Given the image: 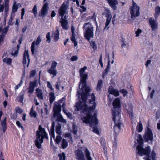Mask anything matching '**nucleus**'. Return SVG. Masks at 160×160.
<instances>
[{
	"label": "nucleus",
	"mask_w": 160,
	"mask_h": 160,
	"mask_svg": "<svg viewBox=\"0 0 160 160\" xmlns=\"http://www.w3.org/2000/svg\"><path fill=\"white\" fill-rule=\"evenodd\" d=\"M87 68L86 66L82 68L80 70V76L81 77L80 85L82 84V93L81 99L82 102L80 101L76 104L75 110H82L87 116L82 118L83 122L86 123H89L90 126L97 125L98 124L97 114L94 113L91 116V113L94 111L96 108L95 103V97L93 93H90V88L86 84V80L88 75L84 74L85 70Z\"/></svg>",
	"instance_id": "obj_1"
},
{
	"label": "nucleus",
	"mask_w": 160,
	"mask_h": 160,
	"mask_svg": "<svg viewBox=\"0 0 160 160\" xmlns=\"http://www.w3.org/2000/svg\"><path fill=\"white\" fill-rule=\"evenodd\" d=\"M53 111V118L56 121L58 122V125L56 127V132L58 135L55 138L54 134L55 123L54 122H53L51 127L50 130L49 131L51 139L50 144L52 145L53 143L52 141V138H53L55 141V143L59 145L60 142V124L59 123L60 122V102L59 101L55 102Z\"/></svg>",
	"instance_id": "obj_2"
},
{
	"label": "nucleus",
	"mask_w": 160,
	"mask_h": 160,
	"mask_svg": "<svg viewBox=\"0 0 160 160\" xmlns=\"http://www.w3.org/2000/svg\"><path fill=\"white\" fill-rule=\"evenodd\" d=\"M135 138L138 144L136 148L138 154L140 156L146 155V156L144 158L145 160H151V158L152 160H154L156 156L154 151L152 150L151 153H150L151 149L148 146L145 149L142 148L143 140L142 136L139 134H136Z\"/></svg>",
	"instance_id": "obj_3"
},
{
	"label": "nucleus",
	"mask_w": 160,
	"mask_h": 160,
	"mask_svg": "<svg viewBox=\"0 0 160 160\" xmlns=\"http://www.w3.org/2000/svg\"><path fill=\"white\" fill-rule=\"evenodd\" d=\"M112 105L113 109L112 110V119L115 124L113 129L114 133L116 135L120 132L122 124L120 121V114L118 110V109L121 106L119 98H116L114 99L112 103Z\"/></svg>",
	"instance_id": "obj_4"
},
{
	"label": "nucleus",
	"mask_w": 160,
	"mask_h": 160,
	"mask_svg": "<svg viewBox=\"0 0 160 160\" xmlns=\"http://www.w3.org/2000/svg\"><path fill=\"white\" fill-rule=\"evenodd\" d=\"M44 138L48 139V135L45 131V129L40 125L38 130L36 131V139L35 141V145L39 149L41 148V145Z\"/></svg>",
	"instance_id": "obj_5"
},
{
	"label": "nucleus",
	"mask_w": 160,
	"mask_h": 160,
	"mask_svg": "<svg viewBox=\"0 0 160 160\" xmlns=\"http://www.w3.org/2000/svg\"><path fill=\"white\" fill-rule=\"evenodd\" d=\"M85 31L84 37L89 42L91 38L93 37L94 28L91 23L89 22L84 23L83 27Z\"/></svg>",
	"instance_id": "obj_6"
},
{
	"label": "nucleus",
	"mask_w": 160,
	"mask_h": 160,
	"mask_svg": "<svg viewBox=\"0 0 160 160\" xmlns=\"http://www.w3.org/2000/svg\"><path fill=\"white\" fill-rule=\"evenodd\" d=\"M139 7L134 2H132V5L130 8L131 18L133 19L139 16L140 15Z\"/></svg>",
	"instance_id": "obj_7"
},
{
	"label": "nucleus",
	"mask_w": 160,
	"mask_h": 160,
	"mask_svg": "<svg viewBox=\"0 0 160 160\" xmlns=\"http://www.w3.org/2000/svg\"><path fill=\"white\" fill-rule=\"evenodd\" d=\"M30 61L29 55L28 53V51L25 50L23 55V59L22 63L24 68L26 66L28 68V67Z\"/></svg>",
	"instance_id": "obj_8"
},
{
	"label": "nucleus",
	"mask_w": 160,
	"mask_h": 160,
	"mask_svg": "<svg viewBox=\"0 0 160 160\" xmlns=\"http://www.w3.org/2000/svg\"><path fill=\"white\" fill-rule=\"evenodd\" d=\"M144 138L146 142L149 140L152 141L153 139V134L152 130L148 127L146 130L145 134L144 136Z\"/></svg>",
	"instance_id": "obj_9"
},
{
	"label": "nucleus",
	"mask_w": 160,
	"mask_h": 160,
	"mask_svg": "<svg viewBox=\"0 0 160 160\" xmlns=\"http://www.w3.org/2000/svg\"><path fill=\"white\" fill-rule=\"evenodd\" d=\"M109 94L108 95V97L109 98L110 102L112 100V98H111V95H113L115 97L119 95V92L118 90L114 89L112 86H110L108 88Z\"/></svg>",
	"instance_id": "obj_10"
},
{
	"label": "nucleus",
	"mask_w": 160,
	"mask_h": 160,
	"mask_svg": "<svg viewBox=\"0 0 160 160\" xmlns=\"http://www.w3.org/2000/svg\"><path fill=\"white\" fill-rule=\"evenodd\" d=\"M57 65V62L54 61H53L51 68L47 70L49 73L53 75V77L56 76L57 74V71L56 69Z\"/></svg>",
	"instance_id": "obj_11"
},
{
	"label": "nucleus",
	"mask_w": 160,
	"mask_h": 160,
	"mask_svg": "<svg viewBox=\"0 0 160 160\" xmlns=\"http://www.w3.org/2000/svg\"><path fill=\"white\" fill-rule=\"evenodd\" d=\"M75 158L77 160H85V157L83 152L80 149L75 151Z\"/></svg>",
	"instance_id": "obj_12"
},
{
	"label": "nucleus",
	"mask_w": 160,
	"mask_h": 160,
	"mask_svg": "<svg viewBox=\"0 0 160 160\" xmlns=\"http://www.w3.org/2000/svg\"><path fill=\"white\" fill-rule=\"evenodd\" d=\"M38 82L37 80H35L33 81L30 82L28 88V93H32L33 92L35 88L38 85Z\"/></svg>",
	"instance_id": "obj_13"
},
{
	"label": "nucleus",
	"mask_w": 160,
	"mask_h": 160,
	"mask_svg": "<svg viewBox=\"0 0 160 160\" xmlns=\"http://www.w3.org/2000/svg\"><path fill=\"white\" fill-rule=\"evenodd\" d=\"M149 22L152 31H155L158 29V24L156 20L152 18H150L149 19Z\"/></svg>",
	"instance_id": "obj_14"
},
{
	"label": "nucleus",
	"mask_w": 160,
	"mask_h": 160,
	"mask_svg": "<svg viewBox=\"0 0 160 160\" xmlns=\"http://www.w3.org/2000/svg\"><path fill=\"white\" fill-rule=\"evenodd\" d=\"M48 4L47 2H46L44 4L41 10V14L40 15V16L44 17L47 14L48 8Z\"/></svg>",
	"instance_id": "obj_15"
},
{
	"label": "nucleus",
	"mask_w": 160,
	"mask_h": 160,
	"mask_svg": "<svg viewBox=\"0 0 160 160\" xmlns=\"http://www.w3.org/2000/svg\"><path fill=\"white\" fill-rule=\"evenodd\" d=\"M41 41V39L40 36H38L36 39V42L35 41L33 42L31 46V51L33 55L34 54L35 45H38L39 44Z\"/></svg>",
	"instance_id": "obj_16"
},
{
	"label": "nucleus",
	"mask_w": 160,
	"mask_h": 160,
	"mask_svg": "<svg viewBox=\"0 0 160 160\" xmlns=\"http://www.w3.org/2000/svg\"><path fill=\"white\" fill-rule=\"evenodd\" d=\"M61 23L62 28L63 29L66 30L68 29V20L66 19V16H64V18L62 17V19H61Z\"/></svg>",
	"instance_id": "obj_17"
},
{
	"label": "nucleus",
	"mask_w": 160,
	"mask_h": 160,
	"mask_svg": "<svg viewBox=\"0 0 160 160\" xmlns=\"http://www.w3.org/2000/svg\"><path fill=\"white\" fill-rule=\"evenodd\" d=\"M68 8V3L66 2H64L61 7V16H63L66 12Z\"/></svg>",
	"instance_id": "obj_18"
},
{
	"label": "nucleus",
	"mask_w": 160,
	"mask_h": 160,
	"mask_svg": "<svg viewBox=\"0 0 160 160\" xmlns=\"http://www.w3.org/2000/svg\"><path fill=\"white\" fill-rule=\"evenodd\" d=\"M110 6L113 10L117 8L116 5L118 4V2L117 0H107Z\"/></svg>",
	"instance_id": "obj_19"
},
{
	"label": "nucleus",
	"mask_w": 160,
	"mask_h": 160,
	"mask_svg": "<svg viewBox=\"0 0 160 160\" xmlns=\"http://www.w3.org/2000/svg\"><path fill=\"white\" fill-rule=\"evenodd\" d=\"M36 95L38 99L40 100L43 99V93L42 90L39 88L36 89Z\"/></svg>",
	"instance_id": "obj_20"
},
{
	"label": "nucleus",
	"mask_w": 160,
	"mask_h": 160,
	"mask_svg": "<svg viewBox=\"0 0 160 160\" xmlns=\"http://www.w3.org/2000/svg\"><path fill=\"white\" fill-rule=\"evenodd\" d=\"M128 109L126 108V109L127 110L128 113L130 117L132 119V118H133V107L132 105L131 104H128Z\"/></svg>",
	"instance_id": "obj_21"
},
{
	"label": "nucleus",
	"mask_w": 160,
	"mask_h": 160,
	"mask_svg": "<svg viewBox=\"0 0 160 160\" xmlns=\"http://www.w3.org/2000/svg\"><path fill=\"white\" fill-rule=\"evenodd\" d=\"M52 37L55 41H57L59 39V30L58 27L56 28V30L55 32L53 34Z\"/></svg>",
	"instance_id": "obj_22"
},
{
	"label": "nucleus",
	"mask_w": 160,
	"mask_h": 160,
	"mask_svg": "<svg viewBox=\"0 0 160 160\" xmlns=\"http://www.w3.org/2000/svg\"><path fill=\"white\" fill-rule=\"evenodd\" d=\"M20 45L18 44L17 45V48L16 49L12 50L11 53V55L14 57H17L18 55V50L20 48Z\"/></svg>",
	"instance_id": "obj_23"
},
{
	"label": "nucleus",
	"mask_w": 160,
	"mask_h": 160,
	"mask_svg": "<svg viewBox=\"0 0 160 160\" xmlns=\"http://www.w3.org/2000/svg\"><path fill=\"white\" fill-rule=\"evenodd\" d=\"M55 97L54 93L53 92H50L49 94V101L50 105H51L53 101L55 100Z\"/></svg>",
	"instance_id": "obj_24"
},
{
	"label": "nucleus",
	"mask_w": 160,
	"mask_h": 160,
	"mask_svg": "<svg viewBox=\"0 0 160 160\" xmlns=\"http://www.w3.org/2000/svg\"><path fill=\"white\" fill-rule=\"evenodd\" d=\"M84 152L87 160H92V158L90 156V152L87 148H85Z\"/></svg>",
	"instance_id": "obj_25"
},
{
	"label": "nucleus",
	"mask_w": 160,
	"mask_h": 160,
	"mask_svg": "<svg viewBox=\"0 0 160 160\" xmlns=\"http://www.w3.org/2000/svg\"><path fill=\"white\" fill-rule=\"evenodd\" d=\"M106 12L105 13L106 15V17L107 18L106 20L111 21L112 16V15L110 13V12L109 10L108 9H106L105 10Z\"/></svg>",
	"instance_id": "obj_26"
},
{
	"label": "nucleus",
	"mask_w": 160,
	"mask_h": 160,
	"mask_svg": "<svg viewBox=\"0 0 160 160\" xmlns=\"http://www.w3.org/2000/svg\"><path fill=\"white\" fill-rule=\"evenodd\" d=\"M96 17H97V15L96 14V13L95 12H94L93 15L92 16H89L88 17V19H92L94 22L95 24L97 26V21L96 20ZM98 29V26H97V27L96 28V33H95V34H96V32L97 31V30Z\"/></svg>",
	"instance_id": "obj_27"
},
{
	"label": "nucleus",
	"mask_w": 160,
	"mask_h": 160,
	"mask_svg": "<svg viewBox=\"0 0 160 160\" xmlns=\"http://www.w3.org/2000/svg\"><path fill=\"white\" fill-rule=\"evenodd\" d=\"M25 92L24 90L20 92L19 95L18 97V98L19 101L21 102H22L24 99V95Z\"/></svg>",
	"instance_id": "obj_28"
},
{
	"label": "nucleus",
	"mask_w": 160,
	"mask_h": 160,
	"mask_svg": "<svg viewBox=\"0 0 160 160\" xmlns=\"http://www.w3.org/2000/svg\"><path fill=\"white\" fill-rule=\"evenodd\" d=\"M3 62L6 63L8 65H11L12 62V59L10 58H5L3 59Z\"/></svg>",
	"instance_id": "obj_29"
},
{
	"label": "nucleus",
	"mask_w": 160,
	"mask_h": 160,
	"mask_svg": "<svg viewBox=\"0 0 160 160\" xmlns=\"http://www.w3.org/2000/svg\"><path fill=\"white\" fill-rule=\"evenodd\" d=\"M68 142L65 139H63L62 140V147L63 149L66 148L68 146Z\"/></svg>",
	"instance_id": "obj_30"
},
{
	"label": "nucleus",
	"mask_w": 160,
	"mask_h": 160,
	"mask_svg": "<svg viewBox=\"0 0 160 160\" xmlns=\"http://www.w3.org/2000/svg\"><path fill=\"white\" fill-rule=\"evenodd\" d=\"M30 115L31 117L36 118L37 117V114L36 112L34 111L33 110V107H32L31 110L30 112Z\"/></svg>",
	"instance_id": "obj_31"
},
{
	"label": "nucleus",
	"mask_w": 160,
	"mask_h": 160,
	"mask_svg": "<svg viewBox=\"0 0 160 160\" xmlns=\"http://www.w3.org/2000/svg\"><path fill=\"white\" fill-rule=\"evenodd\" d=\"M103 82L101 80H99L98 81V83L97 87V89L98 90H99L102 86Z\"/></svg>",
	"instance_id": "obj_32"
},
{
	"label": "nucleus",
	"mask_w": 160,
	"mask_h": 160,
	"mask_svg": "<svg viewBox=\"0 0 160 160\" xmlns=\"http://www.w3.org/2000/svg\"><path fill=\"white\" fill-rule=\"evenodd\" d=\"M155 14L154 15V16L155 18L158 16V15L160 14V7L159 6L155 8Z\"/></svg>",
	"instance_id": "obj_33"
},
{
	"label": "nucleus",
	"mask_w": 160,
	"mask_h": 160,
	"mask_svg": "<svg viewBox=\"0 0 160 160\" xmlns=\"http://www.w3.org/2000/svg\"><path fill=\"white\" fill-rule=\"evenodd\" d=\"M137 129H138L139 132H141L142 131L143 128L142 124L141 122H140L138 125L137 126Z\"/></svg>",
	"instance_id": "obj_34"
},
{
	"label": "nucleus",
	"mask_w": 160,
	"mask_h": 160,
	"mask_svg": "<svg viewBox=\"0 0 160 160\" xmlns=\"http://www.w3.org/2000/svg\"><path fill=\"white\" fill-rule=\"evenodd\" d=\"M108 65L105 69V72L104 73L106 75L108 74V71L109 69L110 68V60L109 58V56L108 54Z\"/></svg>",
	"instance_id": "obj_35"
},
{
	"label": "nucleus",
	"mask_w": 160,
	"mask_h": 160,
	"mask_svg": "<svg viewBox=\"0 0 160 160\" xmlns=\"http://www.w3.org/2000/svg\"><path fill=\"white\" fill-rule=\"evenodd\" d=\"M63 111L65 114L70 118L71 119L72 118V114L70 113L69 112L66 110V108L63 109Z\"/></svg>",
	"instance_id": "obj_36"
},
{
	"label": "nucleus",
	"mask_w": 160,
	"mask_h": 160,
	"mask_svg": "<svg viewBox=\"0 0 160 160\" xmlns=\"http://www.w3.org/2000/svg\"><path fill=\"white\" fill-rule=\"evenodd\" d=\"M19 5L18 6H14V5H13L12 6V13H14L15 12H16L18 8V7Z\"/></svg>",
	"instance_id": "obj_37"
},
{
	"label": "nucleus",
	"mask_w": 160,
	"mask_h": 160,
	"mask_svg": "<svg viewBox=\"0 0 160 160\" xmlns=\"http://www.w3.org/2000/svg\"><path fill=\"white\" fill-rule=\"evenodd\" d=\"M31 12L33 13L35 17H36L37 14V6L36 5H35L33 8L32 11Z\"/></svg>",
	"instance_id": "obj_38"
},
{
	"label": "nucleus",
	"mask_w": 160,
	"mask_h": 160,
	"mask_svg": "<svg viewBox=\"0 0 160 160\" xmlns=\"http://www.w3.org/2000/svg\"><path fill=\"white\" fill-rule=\"evenodd\" d=\"M9 3H5L4 4V8H5V11L4 13L5 14H6L9 10Z\"/></svg>",
	"instance_id": "obj_39"
},
{
	"label": "nucleus",
	"mask_w": 160,
	"mask_h": 160,
	"mask_svg": "<svg viewBox=\"0 0 160 160\" xmlns=\"http://www.w3.org/2000/svg\"><path fill=\"white\" fill-rule=\"evenodd\" d=\"M23 83V81L22 80H21L20 83L15 87V90L18 89L22 86Z\"/></svg>",
	"instance_id": "obj_40"
},
{
	"label": "nucleus",
	"mask_w": 160,
	"mask_h": 160,
	"mask_svg": "<svg viewBox=\"0 0 160 160\" xmlns=\"http://www.w3.org/2000/svg\"><path fill=\"white\" fill-rule=\"evenodd\" d=\"M90 43L91 46L94 49H96L97 48V46L96 45L95 42L94 41H91L90 42Z\"/></svg>",
	"instance_id": "obj_41"
},
{
	"label": "nucleus",
	"mask_w": 160,
	"mask_h": 160,
	"mask_svg": "<svg viewBox=\"0 0 160 160\" xmlns=\"http://www.w3.org/2000/svg\"><path fill=\"white\" fill-rule=\"evenodd\" d=\"M120 92L123 94V96L124 97H125L128 93L127 91L123 89L120 90Z\"/></svg>",
	"instance_id": "obj_42"
},
{
	"label": "nucleus",
	"mask_w": 160,
	"mask_h": 160,
	"mask_svg": "<svg viewBox=\"0 0 160 160\" xmlns=\"http://www.w3.org/2000/svg\"><path fill=\"white\" fill-rule=\"evenodd\" d=\"M8 28L7 27L5 28L2 31V33L1 35H2L5 36V34L7 33L8 31Z\"/></svg>",
	"instance_id": "obj_43"
},
{
	"label": "nucleus",
	"mask_w": 160,
	"mask_h": 160,
	"mask_svg": "<svg viewBox=\"0 0 160 160\" xmlns=\"http://www.w3.org/2000/svg\"><path fill=\"white\" fill-rule=\"evenodd\" d=\"M93 131L97 134H98L99 133L98 128L96 126L93 127Z\"/></svg>",
	"instance_id": "obj_44"
},
{
	"label": "nucleus",
	"mask_w": 160,
	"mask_h": 160,
	"mask_svg": "<svg viewBox=\"0 0 160 160\" xmlns=\"http://www.w3.org/2000/svg\"><path fill=\"white\" fill-rule=\"evenodd\" d=\"M36 73V71L35 70H32L30 72V77L31 78L35 76Z\"/></svg>",
	"instance_id": "obj_45"
},
{
	"label": "nucleus",
	"mask_w": 160,
	"mask_h": 160,
	"mask_svg": "<svg viewBox=\"0 0 160 160\" xmlns=\"http://www.w3.org/2000/svg\"><path fill=\"white\" fill-rule=\"evenodd\" d=\"M16 124L17 126L19 128H21L22 130V131L24 130V128L21 125L20 122L18 121H17L16 122Z\"/></svg>",
	"instance_id": "obj_46"
},
{
	"label": "nucleus",
	"mask_w": 160,
	"mask_h": 160,
	"mask_svg": "<svg viewBox=\"0 0 160 160\" xmlns=\"http://www.w3.org/2000/svg\"><path fill=\"white\" fill-rule=\"evenodd\" d=\"M15 110L17 112L19 113H21L23 112V110L19 107H16Z\"/></svg>",
	"instance_id": "obj_47"
},
{
	"label": "nucleus",
	"mask_w": 160,
	"mask_h": 160,
	"mask_svg": "<svg viewBox=\"0 0 160 160\" xmlns=\"http://www.w3.org/2000/svg\"><path fill=\"white\" fill-rule=\"evenodd\" d=\"M73 130L72 132L74 134H76L77 132V128L76 127V126L75 125H73Z\"/></svg>",
	"instance_id": "obj_48"
},
{
	"label": "nucleus",
	"mask_w": 160,
	"mask_h": 160,
	"mask_svg": "<svg viewBox=\"0 0 160 160\" xmlns=\"http://www.w3.org/2000/svg\"><path fill=\"white\" fill-rule=\"evenodd\" d=\"M50 33L48 32L46 35V38L47 39V41L48 43H49L51 41V39L50 38Z\"/></svg>",
	"instance_id": "obj_49"
},
{
	"label": "nucleus",
	"mask_w": 160,
	"mask_h": 160,
	"mask_svg": "<svg viewBox=\"0 0 160 160\" xmlns=\"http://www.w3.org/2000/svg\"><path fill=\"white\" fill-rule=\"evenodd\" d=\"M47 87L49 88L51 91H52L53 90V88H52V86L51 85L50 82L49 81L47 82Z\"/></svg>",
	"instance_id": "obj_50"
},
{
	"label": "nucleus",
	"mask_w": 160,
	"mask_h": 160,
	"mask_svg": "<svg viewBox=\"0 0 160 160\" xmlns=\"http://www.w3.org/2000/svg\"><path fill=\"white\" fill-rule=\"evenodd\" d=\"M64 136L65 137H68L70 138V140L72 142V137L70 134L69 133H66L65 134Z\"/></svg>",
	"instance_id": "obj_51"
},
{
	"label": "nucleus",
	"mask_w": 160,
	"mask_h": 160,
	"mask_svg": "<svg viewBox=\"0 0 160 160\" xmlns=\"http://www.w3.org/2000/svg\"><path fill=\"white\" fill-rule=\"evenodd\" d=\"M142 32V30L140 29H138V30L136 31V37H138L139 36V34Z\"/></svg>",
	"instance_id": "obj_52"
},
{
	"label": "nucleus",
	"mask_w": 160,
	"mask_h": 160,
	"mask_svg": "<svg viewBox=\"0 0 160 160\" xmlns=\"http://www.w3.org/2000/svg\"><path fill=\"white\" fill-rule=\"evenodd\" d=\"M111 21H107L106 20V22L105 23V26L104 28V29H108L109 27H108L109 24Z\"/></svg>",
	"instance_id": "obj_53"
},
{
	"label": "nucleus",
	"mask_w": 160,
	"mask_h": 160,
	"mask_svg": "<svg viewBox=\"0 0 160 160\" xmlns=\"http://www.w3.org/2000/svg\"><path fill=\"white\" fill-rule=\"evenodd\" d=\"M6 118H5L4 120H2L1 122V124L2 127H4L6 126Z\"/></svg>",
	"instance_id": "obj_54"
},
{
	"label": "nucleus",
	"mask_w": 160,
	"mask_h": 160,
	"mask_svg": "<svg viewBox=\"0 0 160 160\" xmlns=\"http://www.w3.org/2000/svg\"><path fill=\"white\" fill-rule=\"evenodd\" d=\"M71 40L72 42L76 41L75 34H72V36L71 38Z\"/></svg>",
	"instance_id": "obj_55"
},
{
	"label": "nucleus",
	"mask_w": 160,
	"mask_h": 160,
	"mask_svg": "<svg viewBox=\"0 0 160 160\" xmlns=\"http://www.w3.org/2000/svg\"><path fill=\"white\" fill-rule=\"evenodd\" d=\"M78 57L77 56H74L71 58L70 60L71 61H76L78 59Z\"/></svg>",
	"instance_id": "obj_56"
},
{
	"label": "nucleus",
	"mask_w": 160,
	"mask_h": 160,
	"mask_svg": "<svg viewBox=\"0 0 160 160\" xmlns=\"http://www.w3.org/2000/svg\"><path fill=\"white\" fill-rule=\"evenodd\" d=\"M4 9V5L3 3L0 4V13L3 12Z\"/></svg>",
	"instance_id": "obj_57"
},
{
	"label": "nucleus",
	"mask_w": 160,
	"mask_h": 160,
	"mask_svg": "<svg viewBox=\"0 0 160 160\" xmlns=\"http://www.w3.org/2000/svg\"><path fill=\"white\" fill-rule=\"evenodd\" d=\"M65 160V153L62 152V154H61V160Z\"/></svg>",
	"instance_id": "obj_58"
},
{
	"label": "nucleus",
	"mask_w": 160,
	"mask_h": 160,
	"mask_svg": "<svg viewBox=\"0 0 160 160\" xmlns=\"http://www.w3.org/2000/svg\"><path fill=\"white\" fill-rule=\"evenodd\" d=\"M15 15V13H11V15L10 17V19L9 20V22H12V20H13L14 17Z\"/></svg>",
	"instance_id": "obj_59"
},
{
	"label": "nucleus",
	"mask_w": 160,
	"mask_h": 160,
	"mask_svg": "<svg viewBox=\"0 0 160 160\" xmlns=\"http://www.w3.org/2000/svg\"><path fill=\"white\" fill-rule=\"evenodd\" d=\"M80 7L82 9V10H80V11L81 12H84L86 11V8L84 6H80Z\"/></svg>",
	"instance_id": "obj_60"
},
{
	"label": "nucleus",
	"mask_w": 160,
	"mask_h": 160,
	"mask_svg": "<svg viewBox=\"0 0 160 160\" xmlns=\"http://www.w3.org/2000/svg\"><path fill=\"white\" fill-rule=\"evenodd\" d=\"M61 122H63L65 123H66V120L64 119L62 116L61 115Z\"/></svg>",
	"instance_id": "obj_61"
},
{
	"label": "nucleus",
	"mask_w": 160,
	"mask_h": 160,
	"mask_svg": "<svg viewBox=\"0 0 160 160\" xmlns=\"http://www.w3.org/2000/svg\"><path fill=\"white\" fill-rule=\"evenodd\" d=\"M19 23V21L18 18H16V19L15 25H18Z\"/></svg>",
	"instance_id": "obj_62"
},
{
	"label": "nucleus",
	"mask_w": 160,
	"mask_h": 160,
	"mask_svg": "<svg viewBox=\"0 0 160 160\" xmlns=\"http://www.w3.org/2000/svg\"><path fill=\"white\" fill-rule=\"evenodd\" d=\"M151 61L150 60H148L146 63L145 65L147 67L148 65L151 63Z\"/></svg>",
	"instance_id": "obj_63"
},
{
	"label": "nucleus",
	"mask_w": 160,
	"mask_h": 160,
	"mask_svg": "<svg viewBox=\"0 0 160 160\" xmlns=\"http://www.w3.org/2000/svg\"><path fill=\"white\" fill-rule=\"evenodd\" d=\"M154 92H155L154 90H153L151 93V94H150V97L152 99L153 98V95H154Z\"/></svg>",
	"instance_id": "obj_64"
}]
</instances>
